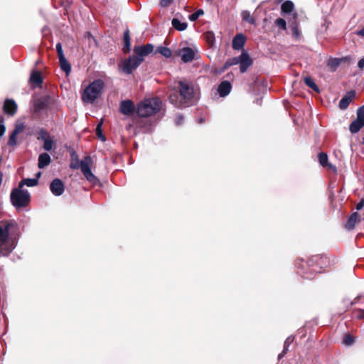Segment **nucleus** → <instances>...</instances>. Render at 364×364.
I'll list each match as a JSON object with an SVG mask.
<instances>
[{"label":"nucleus","mask_w":364,"mask_h":364,"mask_svg":"<svg viewBox=\"0 0 364 364\" xmlns=\"http://www.w3.org/2000/svg\"><path fill=\"white\" fill-rule=\"evenodd\" d=\"M179 94L173 92L168 97L169 102L177 107L193 105L198 100L196 91L192 83L181 80L178 84Z\"/></svg>","instance_id":"1"},{"label":"nucleus","mask_w":364,"mask_h":364,"mask_svg":"<svg viewBox=\"0 0 364 364\" xmlns=\"http://www.w3.org/2000/svg\"><path fill=\"white\" fill-rule=\"evenodd\" d=\"M154 50V46L147 43L145 46H135L134 48V55L130 56L124 60L122 70L127 74H131L144 61V57L149 55Z\"/></svg>","instance_id":"2"},{"label":"nucleus","mask_w":364,"mask_h":364,"mask_svg":"<svg viewBox=\"0 0 364 364\" xmlns=\"http://www.w3.org/2000/svg\"><path fill=\"white\" fill-rule=\"evenodd\" d=\"M13 226L14 224L11 222L0 223V256H8L15 248L14 240L9 236Z\"/></svg>","instance_id":"3"},{"label":"nucleus","mask_w":364,"mask_h":364,"mask_svg":"<svg viewBox=\"0 0 364 364\" xmlns=\"http://www.w3.org/2000/svg\"><path fill=\"white\" fill-rule=\"evenodd\" d=\"M162 102L158 98L146 99L137 105L136 113L139 117L146 118L158 113Z\"/></svg>","instance_id":"4"},{"label":"nucleus","mask_w":364,"mask_h":364,"mask_svg":"<svg viewBox=\"0 0 364 364\" xmlns=\"http://www.w3.org/2000/svg\"><path fill=\"white\" fill-rule=\"evenodd\" d=\"M105 82L101 79L95 80L90 83L82 94V100L85 103H93L102 95Z\"/></svg>","instance_id":"5"},{"label":"nucleus","mask_w":364,"mask_h":364,"mask_svg":"<svg viewBox=\"0 0 364 364\" xmlns=\"http://www.w3.org/2000/svg\"><path fill=\"white\" fill-rule=\"evenodd\" d=\"M92 164V159L90 156H87L80 161V164L79 166L78 163L75 164H71L70 167L74 169H77L80 167L81 171L86 179L93 185H96L98 183L99 180L92 173L90 166Z\"/></svg>","instance_id":"6"},{"label":"nucleus","mask_w":364,"mask_h":364,"mask_svg":"<svg viewBox=\"0 0 364 364\" xmlns=\"http://www.w3.org/2000/svg\"><path fill=\"white\" fill-rule=\"evenodd\" d=\"M11 201L17 208L25 207L30 202V194L27 190H23L19 187L14 188L11 193Z\"/></svg>","instance_id":"7"},{"label":"nucleus","mask_w":364,"mask_h":364,"mask_svg":"<svg viewBox=\"0 0 364 364\" xmlns=\"http://www.w3.org/2000/svg\"><path fill=\"white\" fill-rule=\"evenodd\" d=\"M38 140L43 141V149L44 150L49 151H50L54 145L53 137L50 136V134L47 130L43 128L39 129L38 132Z\"/></svg>","instance_id":"8"},{"label":"nucleus","mask_w":364,"mask_h":364,"mask_svg":"<svg viewBox=\"0 0 364 364\" xmlns=\"http://www.w3.org/2000/svg\"><path fill=\"white\" fill-rule=\"evenodd\" d=\"M239 58L240 70L242 73H244L252 65L253 60L245 50H242L241 54L239 55Z\"/></svg>","instance_id":"9"},{"label":"nucleus","mask_w":364,"mask_h":364,"mask_svg":"<svg viewBox=\"0 0 364 364\" xmlns=\"http://www.w3.org/2000/svg\"><path fill=\"white\" fill-rule=\"evenodd\" d=\"M50 190L51 193L55 196L63 195L65 191V186L63 182L59 178L53 179L50 184Z\"/></svg>","instance_id":"10"},{"label":"nucleus","mask_w":364,"mask_h":364,"mask_svg":"<svg viewBox=\"0 0 364 364\" xmlns=\"http://www.w3.org/2000/svg\"><path fill=\"white\" fill-rule=\"evenodd\" d=\"M119 111L124 115L129 116L135 111L134 102L130 100H123L119 104Z\"/></svg>","instance_id":"11"},{"label":"nucleus","mask_w":364,"mask_h":364,"mask_svg":"<svg viewBox=\"0 0 364 364\" xmlns=\"http://www.w3.org/2000/svg\"><path fill=\"white\" fill-rule=\"evenodd\" d=\"M179 55L181 58L183 62L189 63L194 59L195 52L192 48L189 47H185L180 50Z\"/></svg>","instance_id":"12"},{"label":"nucleus","mask_w":364,"mask_h":364,"mask_svg":"<svg viewBox=\"0 0 364 364\" xmlns=\"http://www.w3.org/2000/svg\"><path fill=\"white\" fill-rule=\"evenodd\" d=\"M355 96V92L354 90H350L340 100L339 102V108L341 109H346L348 107L350 102Z\"/></svg>","instance_id":"13"},{"label":"nucleus","mask_w":364,"mask_h":364,"mask_svg":"<svg viewBox=\"0 0 364 364\" xmlns=\"http://www.w3.org/2000/svg\"><path fill=\"white\" fill-rule=\"evenodd\" d=\"M245 36L242 33H237L232 39V48L236 50L242 49L245 44Z\"/></svg>","instance_id":"14"},{"label":"nucleus","mask_w":364,"mask_h":364,"mask_svg":"<svg viewBox=\"0 0 364 364\" xmlns=\"http://www.w3.org/2000/svg\"><path fill=\"white\" fill-rule=\"evenodd\" d=\"M3 109L4 113L12 116L16 112L17 105L14 100L7 99L4 102Z\"/></svg>","instance_id":"15"},{"label":"nucleus","mask_w":364,"mask_h":364,"mask_svg":"<svg viewBox=\"0 0 364 364\" xmlns=\"http://www.w3.org/2000/svg\"><path fill=\"white\" fill-rule=\"evenodd\" d=\"M48 105V97H41L37 99L33 105V111L35 112H41L46 109Z\"/></svg>","instance_id":"16"},{"label":"nucleus","mask_w":364,"mask_h":364,"mask_svg":"<svg viewBox=\"0 0 364 364\" xmlns=\"http://www.w3.org/2000/svg\"><path fill=\"white\" fill-rule=\"evenodd\" d=\"M232 85L229 81H223L218 86V92L222 97H226L231 91Z\"/></svg>","instance_id":"17"},{"label":"nucleus","mask_w":364,"mask_h":364,"mask_svg":"<svg viewBox=\"0 0 364 364\" xmlns=\"http://www.w3.org/2000/svg\"><path fill=\"white\" fill-rule=\"evenodd\" d=\"M51 161L50 156L47 153L41 154L38 156V166L39 168H43L48 166Z\"/></svg>","instance_id":"18"},{"label":"nucleus","mask_w":364,"mask_h":364,"mask_svg":"<svg viewBox=\"0 0 364 364\" xmlns=\"http://www.w3.org/2000/svg\"><path fill=\"white\" fill-rule=\"evenodd\" d=\"M360 215L357 212L352 213L346 224V228L348 230L353 229L356 223L360 221Z\"/></svg>","instance_id":"19"},{"label":"nucleus","mask_w":364,"mask_h":364,"mask_svg":"<svg viewBox=\"0 0 364 364\" xmlns=\"http://www.w3.org/2000/svg\"><path fill=\"white\" fill-rule=\"evenodd\" d=\"M282 14H290L294 11V4L291 1H285L281 6Z\"/></svg>","instance_id":"20"},{"label":"nucleus","mask_w":364,"mask_h":364,"mask_svg":"<svg viewBox=\"0 0 364 364\" xmlns=\"http://www.w3.org/2000/svg\"><path fill=\"white\" fill-rule=\"evenodd\" d=\"M363 127L364 122L359 121L358 119H355L350 123L349 126V130L352 134H355L358 132Z\"/></svg>","instance_id":"21"},{"label":"nucleus","mask_w":364,"mask_h":364,"mask_svg":"<svg viewBox=\"0 0 364 364\" xmlns=\"http://www.w3.org/2000/svg\"><path fill=\"white\" fill-rule=\"evenodd\" d=\"M30 81L36 85H41L43 82V77L41 72L38 70L33 71L30 77Z\"/></svg>","instance_id":"22"},{"label":"nucleus","mask_w":364,"mask_h":364,"mask_svg":"<svg viewBox=\"0 0 364 364\" xmlns=\"http://www.w3.org/2000/svg\"><path fill=\"white\" fill-rule=\"evenodd\" d=\"M124 48L123 50L124 53H128L131 50V39L129 29H127L124 32Z\"/></svg>","instance_id":"23"},{"label":"nucleus","mask_w":364,"mask_h":364,"mask_svg":"<svg viewBox=\"0 0 364 364\" xmlns=\"http://www.w3.org/2000/svg\"><path fill=\"white\" fill-rule=\"evenodd\" d=\"M171 23L173 27L179 31L186 30L188 26V23L186 22H181L176 18L172 19Z\"/></svg>","instance_id":"24"},{"label":"nucleus","mask_w":364,"mask_h":364,"mask_svg":"<svg viewBox=\"0 0 364 364\" xmlns=\"http://www.w3.org/2000/svg\"><path fill=\"white\" fill-rule=\"evenodd\" d=\"M59 63L60 65V68L66 73V75H68L70 73L71 70V65L65 58V57H61L59 58Z\"/></svg>","instance_id":"25"},{"label":"nucleus","mask_w":364,"mask_h":364,"mask_svg":"<svg viewBox=\"0 0 364 364\" xmlns=\"http://www.w3.org/2000/svg\"><path fill=\"white\" fill-rule=\"evenodd\" d=\"M38 183V178H24L18 184V187L22 188L24 185L28 187H33Z\"/></svg>","instance_id":"26"},{"label":"nucleus","mask_w":364,"mask_h":364,"mask_svg":"<svg viewBox=\"0 0 364 364\" xmlns=\"http://www.w3.org/2000/svg\"><path fill=\"white\" fill-rule=\"evenodd\" d=\"M241 16L243 21L255 25L256 23V21L255 18L252 16L249 11L245 10L241 12Z\"/></svg>","instance_id":"27"},{"label":"nucleus","mask_w":364,"mask_h":364,"mask_svg":"<svg viewBox=\"0 0 364 364\" xmlns=\"http://www.w3.org/2000/svg\"><path fill=\"white\" fill-rule=\"evenodd\" d=\"M239 63H240L239 56L230 58L223 65V68L222 70L223 71L232 65H237V64H239Z\"/></svg>","instance_id":"28"},{"label":"nucleus","mask_w":364,"mask_h":364,"mask_svg":"<svg viewBox=\"0 0 364 364\" xmlns=\"http://www.w3.org/2000/svg\"><path fill=\"white\" fill-rule=\"evenodd\" d=\"M204 38L210 46H213L215 42V34L213 31H208L204 33Z\"/></svg>","instance_id":"29"},{"label":"nucleus","mask_w":364,"mask_h":364,"mask_svg":"<svg viewBox=\"0 0 364 364\" xmlns=\"http://www.w3.org/2000/svg\"><path fill=\"white\" fill-rule=\"evenodd\" d=\"M156 52L166 58H170L172 55L171 49L164 46H159L156 49Z\"/></svg>","instance_id":"30"},{"label":"nucleus","mask_w":364,"mask_h":364,"mask_svg":"<svg viewBox=\"0 0 364 364\" xmlns=\"http://www.w3.org/2000/svg\"><path fill=\"white\" fill-rule=\"evenodd\" d=\"M341 58H331L328 61V66L333 69V70H336V68L341 65Z\"/></svg>","instance_id":"31"},{"label":"nucleus","mask_w":364,"mask_h":364,"mask_svg":"<svg viewBox=\"0 0 364 364\" xmlns=\"http://www.w3.org/2000/svg\"><path fill=\"white\" fill-rule=\"evenodd\" d=\"M304 82L308 87H309L314 91H316L317 92H319V89H318V86L316 85V84L314 82V80L311 77H306L304 78Z\"/></svg>","instance_id":"32"},{"label":"nucleus","mask_w":364,"mask_h":364,"mask_svg":"<svg viewBox=\"0 0 364 364\" xmlns=\"http://www.w3.org/2000/svg\"><path fill=\"white\" fill-rule=\"evenodd\" d=\"M291 28L293 36L296 38H299L301 36V32H300V30L299 28V23L296 21L291 23Z\"/></svg>","instance_id":"33"},{"label":"nucleus","mask_w":364,"mask_h":364,"mask_svg":"<svg viewBox=\"0 0 364 364\" xmlns=\"http://www.w3.org/2000/svg\"><path fill=\"white\" fill-rule=\"evenodd\" d=\"M318 161L320 164L325 167L328 165V156L326 154L321 152L318 154Z\"/></svg>","instance_id":"34"},{"label":"nucleus","mask_w":364,"mask_h":364,"mask_svg":"<svg viewBox=\"0 0 364 364\" xmlns=\"http://www.w3.org/2000/svg\"><path fill=\"white\" fill-rule=\"evenodd\" d=\"M204 14V11L202 9H198V11H196L195 13L191 14L189 16V19L190 21H196L200 16L203 15Z\"/></svg>","instance_id":"35"},{"label":"nucleus","mask_w":364,"mask_h":364,"mask_svg":"<svg viewBox=\"0 0 364 364\" xmlns=\"http://www.w3.org/2000/svg\"><path fill=\"white\" fill-rule=\"evenodd\" d=\"M17 135L16 134V132H13L11 134L10 136H9V141H8V144L11 146H14L17 143Z\"/></svg>","instance_id":"36"},{"label":"nucleus","mask_w":364,"mask_h":364,"mask_svg":"<svg viewBox=\"0 0 364 364\" xmlns=\"http://www.w3.org/2000/svg\"><path fill=\"white\" fill-rule=\"evenodd\" d=\"M275 25L282 30H286L287 28V23L286 21L282 18H279L275 21Z\"/></svg>","instance_id":"37"},{"label":"nucleus","mask_w":364,"mask_h":364,"mask_svg":"<svg viewBox=\"0 0 364 364\" xmlns=\"http://www.w3.org/2000/svg\"><path fill=\"white\" fill-rule=\"evenodd\" d=\"M354 343V338L350 335V334H346L344 336V338H343V343L346 344V346H351L353 345Z\"/></svg>","instance_id":"38"},{"label":"nucleus","mask_w":364,"mask_h":364,"mask_svg":"<svg viewBox=\"0 0 364 364\" xmlns=\"http://www.w3.org/2000/svg\"><path fill=\"white\" fill-rule=\"evenodd\" d=\"M356 119L364 122V105L358 109Z\"/></svg>","instance_id":"39"},{"label":"nucleus","mask_w":364,"mask_h":364,"mask_svg":"<svg viewBox=\"0 0 364 364\" xmlns=\"http://www.w3.org/2000/svg\"><path fill=\"white\" fill-rule=\"evenodd\" d=\"M293 341L294 337L291 336L286 339L284 344V353H287V351L289 350V346Z\"/></svg>","instance_id":"40"},{"label":"nucleus","mask_w":364,"mask_h":364,"mask_svg":"<svg viewBox=\"0 0 364 364\" xmlns=\"http://www.w3.org/2000/svg\"><path fill=\"white\" fill-rule=\"evenodd\" d=\"M96 134L101 140L105 141V136L103 135L102 130V122L97 126Z\"/></svg>","instance_id":"41"},{"label":"nucleus","mask_w":364,"mask_h":364,"mask_svg":"<svg viewBox=\"0 0 364 364\" xmlns=\"http://www.w3.org/2000/svg\"><path fill=\"white\" fill-rule=\"evenodd\" d=\"M25 126L23 123L16 124L14 129L13 130V132H16V134H18L23 130Z\"/></svg>","instance_id":"42"},{"label":"nucleus","mask_w":364,"mask_h":364,"mask_svg":"<svg viewBox=\"0 0 364 364\" xmlns=\"http://www.w3.org/2000/svg\"><path fill=\"white\" fill-rule=\"evenodd\" d=\"M56 50L58 53V58L65 56L64 53H63V48H62V44L60 43H58L56 44Z\"/></svg>","instance_id":"43"},{"label":"nucleus","mask_w":364,"mask_h":364,"mask_svg":"<svg viewBox=\"0 0 364 364\" xmlns=\"http://www.w3.org/2000/svg\"><path fill=\"white\" fill-rule=\"evenodd\" d=\"M183 116L182 114H178L175 119V124L178 126L182 124L183 122Z\"/></svg>","instance_id":"44"},{"label":"nucleus","mask_w":364,"mask_h":364,"mask_svg":"<svg viewBox=\"0 0 364 364\" xmlns=\"http://www.w3.org/2000/svg\"><path fill=\"white\" fill-rule=\"evenodd\" d=\"M171 0H161L160 5L162 7H168L171 4Z\"/></svg>","instance_id":"45"},{"label":"nucleus","mask_w":364,"mask_h":364,"mask_svg":"<svg viewBox=\"0 0 364 364\" xmlns=\"http://www.w3.org/2000/svg\"><path fill=\"white\" fill-rule=\"evenodd\" d=\"M364 207V200H361L357 205L356 209L358 210H361Z\"/></svg>","instance_id":"46"},{"label":"nucleus","mask_w":364,"mask_h":364,"mask_svg":"<svg viewBox=\"0 0 364 364\" xmlns=\"http://www.w3.org/2000/svg\"><path fill=\"white\" fill-rule=\"evenodd\" d=\"M358 66L361 70L364 68V58L358 61Z\"/></svg>","instance_id":"47"},{"label":"nucleus","mask_w":364,"mask_h":364,"mask_svg":"<svg viewBox=\"0 0 364 364\" xmlns=\"http://www.w3.org/2000/svg\"><path fill=\"white\" fill-rule=\"evenodd\" d=\"M6 128L4 124H0V136H1L5 132Z\"/></svg>","instance_id":"48"},{"label":"nucleus","mask_w":364,"mask_h":364,"mask_svg":"<svg viewBox=\"0 0 364 364\" xmlns=\"http://www.w3.org/2000/svg\"><path fill=\"white\" fill-rule=\"evenodd\" d=\"M358 34L360 36H364V27L358 32Z\"/></svg>","instance_id":"49"},{"label":"nucleus","mask_w":364,"mask_h":364,"mask_svg":"<svg viewBox=\"0 0 364 364\" xmlns=\"http://www.w3.org/2000/svg\"><path fill=\"white\" fill-rule=\"evenodd\" d=\"M286 353H284V350L278 355V359H281Z\"/></svg>","instance_id":"50"},{"label":"nucleus","mask_w":364,"mask_h":364,"mask_svg":"<svg viewBox=\"0 0 364 364\" xmlns=\"http://www.w3.org/2000/svg\"><path fill=\"white\" fill-rule=\"evenodd\" d=\"M0 124H4V117L0 115Z\"/></svg>","instance_id":"51"},{"label":"nucleus","mask_w":364,"mask_h":364,"mask_svg":"<svg viewBox=\"0 0 364 364\" xmlns=\"http://www.w3.org/2000/svg\"><path fill=\"white\" fill-rule=\"evenodd\" d=\"M2 179H3V174L0 172V186L1 185Z\"/></svg>","instance_id":"52"},{"label":"nucleus","mask_w":364,"mask_h":364,"mask_svg":"<svg viewBox=\"0 0 364 364\" xmlns=\"http://www.w3.org/2000/svg\"><path fill=\"white\" fill-rule=\"evenodd\" d=\"M297 16H298L297 13L296 12H294L293 16H294V19H296L297 18Z\"/></svg>","instance_id":"53"},{"label":"nucleus","mask_w":364,"mask_h":364,"mask_svg":"<svg viewBox=\"0 0 364 364\" xmlns=\"http://www.w3.org/2000/svg\"><path fill=\"white\" fill-rule=\"evenodd\" d=\"M41 176V172H39L38 174H37V178L38 179V177Z\"/></svg>","instance_id":"54"},{"label":"nucleus","mask_w":364,"mask_h":364,"mask_svg":"<svg viewBox=\"0 0 364 364\" xmlns=\"http://www.w3.org/2000/svg\"><path fill=\"white\" fill-rule=\"evenodd\" d=\"M363 142H364V137H363Z\"/></svg>","instance_id":"55"}]
</instances>
